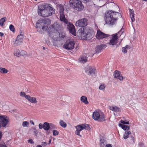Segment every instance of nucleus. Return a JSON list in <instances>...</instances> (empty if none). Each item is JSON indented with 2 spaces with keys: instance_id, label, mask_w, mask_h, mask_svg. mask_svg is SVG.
<instances>
[{
  "instance_id": "7c9ffc66",
  "label": "nucleus",
  "mask_w": 147,
  "mask_h": 147,
  "mask_svg": "<svg viewBox=\"0 0 147 147\" xmlns=\"http://www.w3.org/2000/svg\"><path fill=\"white\" fill-rule=\"evenodd\" d=\"M21 51L19 49H16L14 51V54L15 56L17 57H20V53Z\"/></svg>"
},
{
  "instance_id": "f03ea898",
  "label": "nucleus",
  "mask_w": 147,
  "mask_h": 147,
  "mask_svg": "<svg viewBox=\"0 0 147 147\" xmlns=\"http://www.w3.org/2000/svg\"><path fill=\"white\" fill-rule=\"evenodd\" d=\"M38 12L39 15L43 17H47L54 13L55 9L50 4H46L39 7Z\"/></svg>"
},
{
  "instance_id": "680f3d73",
  "label": "nucleus",
  "mask_w": 147,
  "mask_h": 147,
  "mask_svg": "<svg viewBox=\"0 0 147 147\" xmlns=\"http://www.w3.org/2000/svg\"><path fill=\"white\" fill-rule=\"evenodd\" d=\"M48 30L49 31L50 30L49 29V28L48 29Z\"/></svg>"
},
{
  "instance_id": "bf43d9fd",
  "label": "nucleus",
  "mask_w": 147,
  "mask_h": 147,
  "mask_svg": "<svg viewBox=\"0 0 147 147\" xmlns=\"http://www.w3.org/2000/svg\"><path fill=\"white\" fill-rule=\"evenodd\" d=\"M134 138H132V139L133 140H134Z\"/></svg>"
},
{
  "instance_id": "58836bf2",
  "label": "nucleus",
  "mask_w": 147,
  "mask_h": 147,
  "mask_svg": "<svg viewBox=\"0 0 147 147\" xmlns=\"http://www.w3.org/2000/svg\"><path fill=\"white\" fill-rule=\"evenodd\" d=\"M105 87V84H101L100 86L99 87V89L100 90H103L104 89Z\"/></svg>"
},
{
  "instance_id": "9d476101",
  "label": "nucleus",
  "mask_w": 147,
  "mask_h": 147,
  "mask_svg": "<svg viewBox=\"0 0 147 147\" xmlns=\"http://www.w3.org/2000/svg\"><path fill=\"white\" fill-rule=\"evenodd\" d=\"M20 96L24 97L28 101L33 104H35L37 102L36 98L35 97H31L29 95H26L25 92H21L20 94Z\"/></svg>"
},
{
  "instance_id": "ea45409f",
  "label": "nucleus",
  "mask_w": 147,
  "mask_h": 147,
  "mask_svg": "<svg viewBox=\"0 0 147 147\" xmlns=\"http://www.w3.org/2000/svg\"><path fill=\"white\" fill-rule=\"evenodd\" d=\"M49 125L50 128L51 129H55V125L52 123H50Z\"/></svg>"
},
{
  "instance_id": "6e6d98bb",
  "label": "nucleus",
  "mask_w": 147,
  "mask_h": 147,
  "mask_svg": "<svg viewBox=\"0 0 147 147\" xmlns=\"http://www.w3.org/2000/svg\"><path fill=\"white\" fill-rule=\"evenodd\" d=\"M36 132H37V131H36H36H34V132L35 134H36V135H37V134H36Z\"/></svg>"
},
{
  "instance_id": "9b49d317",
  "label": "nucleus",
  "mask_w": 147,
  "mask_h": 147,
  "mask_svg": "<svg viewBox=\"0 0 147 147\" xmlns=\"http://www.w3.org/2000/svg\"><path fill=\"white\" fill-rule=\"evenodd\" d=\"M96 68L94 67L88 65L86 67L85 71L88 75L93 76L96 73Z\"/></svg>"
},
{
  "instance_id": "412c9836",
  "label": "nucleus",
  "mask_w": 147,
  "mask_h": 147,
  "mask_svg": "<svg viewBox=\"0 0 147 147\" xmlns=\"http://www.w3.org/2000/svg\"><path fill=\"white\" fill-rule=\"evenodd\" d=\"M119 125L124 130L129 131L130 129V127L128 125H125L120 123L119 124Z\"/></svg>"
},
{
  "instance_id": "4d7b16f0",
  "label": "nucleus",
  "mask_w": 147,
  "mask_h": 147,
  "mask_svg": "<svg viewBox=\"0 0 147 147\" xmlns=\"http://www.w3.org/2000/svg\"><path fill=\"white\" fill-rule=\"evenodd\" d=\"M43 50H45V47H43Z\"/></svg>"
},
{
  "instance_id": "a211bd4d",
  "label": "nucleus",
  "mask_w": 147,
  "mask_h": 147,
  "mask_svg": "<svg viewBox=\"0 0 147 147\" xmlns=\"http://www.w3.org/2000/svg\"><path fill=\"white\" fill-rule=\"evenodd\" d=\"M49 36L53 39L55 41H57L59 40V37H58L59 34L58 32H53L51 34L50 33Z\"/></svg>"
},
{
  "instance_id": "f704fd0d",
  "label": "nucleus",
  "mask_w": 147,
  "mask_h": 147,
  "mask_svg": "<svg viewBox=\"0 0 147 147\" xmlns=\"http://www.w3.org/2000/svg\"><path fill=\"white\" fill-rule=\"evenodd\" d=\"M9 28L11 31L13 32H15V30L14 27L13 25H10L9 26Z\"/></svg>"
},
{
  "instance_id": "09e8293b",
  "label": "nucleus",
  "mask_w": 147,
  "mask_h": 147,
  "mask_svg": "<svg viewBox=\"0 0 147 147\" xmlns=\"http://www.w3.org/2000/svg\"><path fill=\"white\" fill-rule=\"evenodd\" d=\"M4 34L3 33L1 32H0V36H3Z\"/></svg>"
},
{
  "instance_id": "473e14b6",
  "label": "nucleus",
  "mask_w": 147,
  "mask_h": 147,
  "mask_svg": "<svg viewBox=\"0 0 147 147\" xmlns=\"http://www.w3.org/2000/svg\"><path fill=\"white\" fill-rule=\"evenodd\" d=\"M59 124L62 127L64 128L65 127L67 126L66 123L62 120L60 121Z\"/></svg>"
},
{
  "instance_id": "052dcab7",
  "label": "nucleus",
  "mask_w": 147,
  "mask_h": 147,
  "mask_svg": "<svg viewBox=\"0 0 147 147\" xmlns=\"http://www.w3.org/2000/svg\"><path fill=\"white\" fill-rule=\"evenodd\" d=\"M121 32V30H120V31H119V32Z\"/></svg>"
},
{
  "instance_id": "a19ab883",
  "label": "nucleus",
  "mask_w": 147,
  "mask_h": 147,
  "mask_svg": "<svg viewBox=\"0 0 147 147\" xmlns=\"http://www.w3.org/2000/svg\"><path fill=\"white\" fill-rule=\"evenodd\" d=\"M122 50V52L124 53H127V49L125 47H123Z\"/></svg>"
},
{
  "instance_id": "b1692460",
  "label": "nucleus",
  "mask_w": 147,
  "mask_h": 147,
  "mask_svg": "<svg viewBox=\"0 0 147 147\" xmlns=\"http://www.w3.org/2000/svg\"><path fill=\"white\" fill-rule=\"evenodd\" d=\"M131 134V132L129 131H125L123 135V138L124 139H126L129 137V135Z\"/></svg>"
},
{
  "instance_id": "aec40b11",
  "label": "nucleus",
  "mask_w": 147,
  "mask_h": 147,
  "mask_svg": "<svg viewBox=\"0 0 147 147\" xmlns=\"http://www.w3.org/2000/svg\"><path fill=\"white\" fill-rule=\"evenodd\" d=\"M79 60L81 63H84L87 61V57L85 55H83L81 56Z\"/></svg>"
},
{
  "instance_id": "5fc2aeb1",
  "label": "nucleus",
  "mask_w": 147,
  "mask_h": 147,
  "mask_svg": "<svg viewBox=\"0 0 147 147\" xmlns=\"http://www.w3.org/2000/svg\"><path fill=\"white\" fill-rule=\"evenodd\" d=\"M36 147H42L41 145H38Z\"/></svg>"
},
{
  "instance_id": "3c124183",
  "label": "nucleus",
  "mask_w": 147,
  "mask_h": 147,
  "mask_svg": "<svg viewBox=\"0 0 147 147\" xmlns=\"http://www.w3.org/2000/svg\"><path fill=\"white\" fill-rule=\"evenodd\" d=\"M30 122V123H31L32 124V125H34V123L33 121H31Z\"/></svg>"
},
{
  "instance_id": "0eeeda50",
  "label": "nucleus",
  "mask_w": 147,
  "mask_h": 147,
  "mask_svg": "<svg viewBox=\"0 0 147 147\" xmlns=\"http://www.w3.org/2000/svg\"><path fill=\"white\" fill-rule=\"evenodd\" d=\"M76 130L75 131V134L80 136V137H82V135L80 134L81 131L84 129H85L89 131L91 129L89 125L85 124L78 125L76 127Z\"/></svg>"
},
{
  "instance_id": "864d4df0",
  "label": "nucleus",
  "mask_w": 147,
  "mask_h": 147,
  "mask_svg": "<svg viewBox=\"0 0 147 147\" xmlns=\"http://www.w3.org/2000/svg\"><path fill=\"white\" fill-rule=\"evenodd\" d=\"M51 139H50L49 141V144H50L51 143Z\"/></svg>"
},
{
  "instance_id": "2eb2a0df",
  "label": "nucleus",
  "mask_w": 147,
  "mask_h": 147,
  "mask_svg": "<svg viewBox=\"0 0 147 147\" xmlns=\"http://www.w3.org/2000/svg\"><path fill=\"white\" fill-rule=\"evenodd\" d=\"M109 36V35L105 34L102 32L100 30H97V34H96V38L98 40L102 39Z\"/></svg>"
},
{
  "instance_id": "f8f14e48",
  "label": "nucleus",
  "mask_w": 147,
  "mask_h": 147,
  "mask_svg": "<svg viewBox=\"0 0 147 147\" xmlns=\"http://www.w3.org/2000/svg\"><path fill=\"white\" fill-rule=\"evenodd\" d=\"M88 23V20L87 19L84 18L78 20L76 23V25L77 26L82 27L86 26Z\"/></svg>"
},
{
  "instance_id": "a878e982",
  "label": "nucleus",
  "mask_w": 147,
  "mask_h": 147,
  "mask_svg": "<svg viewBox=\"0 0 147 147\" xmlns=\"http://www.w3.org/2000/svg\"><path fill=\"white\" fill-rule=\"evenodd\" d=\"M104 46V45H103L98 46L96 47V52L98 53L100 52L101 50L103 49Z\"/></svg>"
},
{
  "instance_id": "423d86ee",
  "label": "nucleus",
  "mask_w": 147,
  "mask_h": 147,
  "mask_svg": "<svg viewBox=\"0 0 147 147\" xmlns=\"http://www.w3.org/2000/svg\"><path fill=\"white\" fill-rule=\"evenodd\" d=\"M92 118L95 120L103 122L105 121V117L103 112L96 110L93 113Z\"/></svg>"
},
{
  "instance_id": "8fccbe9b",
  "label": "nucleus",
  "mask_w": 147,
  "mask_h": 147,
  "mask_svg": "<svg viewBox=\"0 0 147 147\" xmlns=\"http://www.w3.org/2000/svg\"><path fill=\"white\" fill-rule=\"evenodd\" d=\"M90 0H83V1H84V3H86L89 2Z\"/></svg>"
},
{
  "instance_id": "dca6fc26",
  "label": "nucleus",
  "mask_w": 147,
  "mask_h": 147,
  "mask_svg": "<svg viewBox=\"0 0 147 147\" xmlns=\"http://www.w3.org/2000/svg\"><path fill=\"white\" fill-rule=\"evenodd\" d=\"M23 36L22 34L18 36L14 42L15 45L17 46L22 44L23 42Z\"/></svg>"
},
{
  "instance_id": "79ce46f5",
  "label": "nucleus",
  "mask_w": 147,
  "mask_h": 147,
  "mask_svg": "<svg viewBox=\"0 0 147 147\" xmlns=\"http://www.w3.org/2000/svg\"><path fill=\"white\" fill-rule=\"evenodd\" d=\"M38 127L40 129H42L43 127V125H42L41 123H40L38 125Z\"/></svg>"
},
{
  "instance_id": "de8ad7c7",
  "label": "nucleus",
  "mask_w": 147,
  "mask_h": 147,
  "mask_svg": "<svg viewBox=\"0 0 147 147\" xmlns=\"http://www.w3.org/2000/svg\"><path fill=\"white\" fill-rule=\"evenodd\" d=\"M125 47V48L126 49H128L130 48V47L128 45L126 46Z\"/></svg>"
},
{
  "instance_id": "20e7f679",
  "label": "nucleus",
  "mask_w": 147,
  "mask_h": 147,
  "mask_svg": "<svg viewBox=\"0 0 147 147\" xmlns=\"http://www.w3.org/2000/svg\"><path fill=\"white\" fill-rule=\"evenodd\" d=\"M59 9L60 18L61 21H63L66 24H67V28L69 32L73 35H76V29L74 26L70 23H69L68 21L65 18L64 12V7L63 5L60 4L58 6Z\"/></svg>"
},
{
  "instance_id": "4be33fe9",
  "label": "nucleus",
  "mask_w": 147,
  "mask_h": 147,
  "mask_svg": "<svg viewBox=\"0 0 147 147\" xmlns=\"http://www.w3.org/2000/svg\"><path fill=\"white\" fill-rule=\"evenodd\" d=\"M80 100L85 104H88V102L87 101V98L85 96H82L81 97Z\"/></svg>"
},
{
  "instance_id": "f257e3e1",
  "label": "nucleus",
  "mask_w": 147,
  "mask_h": 147,
  "mask_svg": "<svg viewBox=\"0 0 147 147\" xmlns=\"http://www.w3.org/2000/svg\"><path fill=\"white\" fill-rule=\"evenodd\" d=\"M121 14L118 12L112 11H107L105 14V19L106 23L110 26L115 24L118 17H120Z\"/></svg>"
},
{
  "instance_id": "2f4dec72",
  "label": "nucleus",
  "mask_w": 147,
  "mask_h": 147,
  "mask_svg": "<svg viewBox=\"0 0 147 147\" xmlns=\"http://www.w3.org/2000/svg\"><path fill=\"white\" fill-rule=\"evenodd\" d=\"M8 72V70L4 68L0 67V72L3 74L7 73Z\"/></svg>"
},
{
  "instance_id": "603ef678",
  "label": "nucleus",
  "mask_w": 147,
  "mask_h": 147,
  "mask_svg": "<svg viewBox=\"0 0 147 147\" xmlns=\"http://www.w3.org/2000/svg\"><path fill=\"white\" fill-rule=\"evenodd\" d=\"M2 136V133L1 132H0V140L1 139Z\"/></svg>"
},
{
  "instance_id": "c03bdc74",
  "label": "nucleus",
  "mask_w": 147,
  "mask_h": 147,
  "mask_svg": "<svg viewBox=\"0 0 147 147\" xmlns=\"http://www.w3.org/2000/svg\"><path fill=\"white\" fill-rule=\"evenodd\" d=\"M28 142L30 144H32L34 143V142L32 139L29 140H28Z\"/></svg>"
},
{
  "instance_id": "13d9d810",
  "label": "nucleus",
  "mask_w": 147,
  "mask_h": 147,
  "mask_svg": "<svg viewBox=\"0 0 147 147\" xmlns=\"http://www.w3.org/2000/svg\"><path fill=\"white\" fill-rule=\"evenodd\" d=\"M147 0H142V1H146Z\"/></svg>"
},
{
  "instance_id": "ddd939ff",
  "label": "nucleus",
  "mask_w": 147,
  "mask_h": 147,
  "mask_svg": "<svg viewBox=\"0 0 147 147\" xmlns=\"http://www.w3.org/2000/svg\"><path fill=\"white\" fill-rule=\"evenodd\" d=\"M9 122L8 117L5 116H0V125L2 127H5Z\"/></svg>"
},
{
  "instance_id": "393cba45",
  "label": "nucleus",
  "mask_w": 147,
  "mask_h": 147,
  "mask_svg": "<svg viewBox=\"0 0 147 147\" xmlns=\"http://www.w3.org/2000/svg\"><path fill=\"white\" fill-rule=\"evenodd\" d=\"M129 10L130 12L129 14L131 20L132 22H134L135 21V19L134 18V11H132L131 9H129Z\"/></svg>"
},
{
  "instance_id": "39448f33",
  "label": "nucleus",
  "mask_w": 147,
  "mask_h": 147,
  "mask_svg": "<svg viewBox=\"0 0 147 147\" xmlns=\"http://www.w3.org/2000/svg\"><path fill=\"white\" fill-rule=\"evenodd\" d=\"M70 5L74 9L76 10L81 11L84 8L81 1L79 0H70Z\"/></svg>"
},
{
  "instance_id": "6e6552de",
  "label": "nucleus",
  "mask_w": 147,
  "mask_h": 147,
  "mask_svg": "<svg viewBox=\"0 0 147 147\" xmlns=\"http://www.w3.org/2000/svg\"><path fill=\"white\" fill-rule=\"evenodd\" d=\"M75 43L72 39H69L66 41L63 45V48L67 50H71L74 47Z\"/></svg>"
},
{
  "instance_id": "37998d69",
  "label": "nucleus",
  "mask_w": 147,
  "mask_h": 147,
  "mask_svg": "<svg viewBox=\"0 0 147 147\" xmlns=\"http://www.w3.org/2000/svg\"><path fill=\"white\" fill-rule=\"evenodd\" d=\"M0 147H7L5 144L4 143L0 144Z\"/></svg>"
},
{
  "instance_id": "f3484780",
  "label": "nucleus",
  "mask_w": 147,
  "mask_h": 147,
  "mask_svg": "<svg viewBox=\"0 0 147 147\" xmlns=\"http://www.w3.org/2000/svg\"><path fill=\"white\" fill-rule=\"evenodd\" d=\"M113 76L114 78L118 79L121 81L123 80V76L118 71L116 70L114 72Z\"/></svg>"
},
{
  "instance_id": "e433bc0d",
  "label": "nucleus",
  "mask_w": 147,
  "mask_h": 147,
  "mask_svg": "<svg viewBox=\"0 0 147 147\" xmlns=\"http://www.w3.org/2000/svg\"><path fill=\"white\" fill-rule=\"evenodd\" d=\"M53 134L54 136H57V135H58V134H59V131H58L56 130H53Z\"/></svg>"
},
{
  "instance_id": "7ed1b4c3",
  "label": "nucleus",
  "mask_w": 147,
  "mask_h": 147,
  "mask_svg": "<svg viewBox=\"0 0 147 147\" xmlns=\"http://www.w3.org/2000/svg\"><path fill=\"white\" fill-rule=\"evenodd\" d=\"M77 34L78 36L82 39L86 40L91 39L94 34L93 30L91 28L88 27L79 29Z\"/></svg>"
},
{
  "instance_id": "c9c22d12",
  "label": "nucleus",
  "mask_w": 147,
  "mask_h": 147,
  "mask_svg": "<svg viewBox=\"0 0 147 147\" xmlns=\"http://www.w3.org/2000/svg\"><path fill=\"white\" fill-rule=\"evenodd\" d=\"M120 122L123 124H129V121L126 120H125L124 121L121 120L120 121Z\"/></svg>"
},
{
  "instance_id": "c85d7f7f",
  "label": "nucleus",
  "mask_w": 147,
  "mask_h": 147,
  "mask_svg": "<svg viewBox=\"0 0 147 147\" xmlns=\"http://www.w3.org/2000/svg\"><path fill=\"white\" fill-rule=\"evenodd\" d=\"M59 26L58 24H54L53 25L51 26L52 30H56L57 31H58L59 30V28H58Z\"/></svg>"
},
{
  "instance_id": "c756f323",
  "label": "nucleus",
  "mask_w": 147,
  "mask_h": 147,
  "mask_svg": "<svg viewBox=\"0 0 147 147\" xmlns=\"http://www.w3.org/2000/svg\"><path fill=\"white\" fill-rule=\"evenodd\" d=\"M7 20V18L5 17L1 18L0 20V25L1 26H3L4 25V22Z\"/></svg>"
},
{
  "instance_id": "1a4fd4ad",
  "label": "nucleus",
  "mask_w": 147,
  "mask_h": 147,
  "mask_svg": "<svg viewBox=\"0 0 147 147\" xmlns=\"http://www.w3.org/2000/svg\"><path fill=\"white\" fill-rule=\"evenodd\" d=\"M36 26L37 30H39L41 28L43 30H46L48 26L46 25V21L43 20H40L36 24Z\"/></svg>"
},
{
  "instance_id": "bb28decb",
  "label": "nucleus",
  "mask_w": 147,
  "mask_h": 147,
  "mask_svg": "<svg viewBox=\"0 0 147 147\" xmlns=\"http://www.w3.org/2000/svg\"><path fill=\"white\" fill-rule=\"evenodd\" d=\"M59 34V40H62L63 38H65V33L63 32H61L60 33H59V32H58Z\"/></svg>"
},
{
  "instance_id": "4c0bfd02",
  "label": "nucleus",
  "mask_w": 147,
  "mask_h": 147,
  "mask_svg": "<svg viewBox=\"0 0 147 147\" xmlns=\"http://www.w3.org/2000/svg\"><path fill=\"white\" fill-rule=\"evenodd\" d=\"M26 54V52L24 51H21L20 53V56H23Z\"/></svg>"
},
{
  "instance_id": "72a5a7b5",
  "label": "nucleus",
  "mask_w": 147,
  "mask_h": 147,
  "mask_svg": "<svg viewBox=\"0 0 147 147\" xmlns=\"http://www.w3.org/2000/svg\"><path fill=\"white\" fill-rule=\"evenodd\" d=\"M29 125V122L26 121L23 122L22 124V126L24 127H28Z\"/></svg>"
},
{
  "instance_id": "a18cd8bd",
  "label": "nucleus",
  "mask_w": 147,
  "mask_h": 147,
  "mask_svg": "<svg viewBox=\"0 0 147 147\" xmlns=\"http://www.w3.org/2000/svg\"><path fill=\"white\" fill-rule=\"evenodd\" d=\"M41 145L42 146H46V145H47V143L45 142H42Z\"/></svg>"
},
{
  "instance_id": "49530a36",
  "label": "nucleus",
  "mask_w": 147,
  "mask_h": 147,
  "mask_svg": "<svg viewBox=\"0 0 147 147\" xmlns=\"http://www.w3.org/2000/svg\"><path fill=\"white\" fill-rule=\"evenodd\" d=\"M105 147H112L111 145L110 144H107L105 145Z\"/></svg>"
},
{
  "instance_id": "cd10ccee",
  "label": "nucleus",
  "mask_w": 147,
  "mask_h": 147,
  "mask_svg": "<svg viewBox=\"0 0 147 147\" xmlns=\"http://www.w3.org/2000/svg\"><path fill=\"white\" fill-rule=\"evenodd\" d=\"M100 147H104L107 144V142L106 140L103 139H102L100 140Z\"/></svg>"
},
{
  "instance_id": "4468645a",
  "label": "nucleus",
  "mask_w": 147,
  "mask_h": 147,
  "mask_svg": "<svg viewBox=\"0 0 147 147\" xmlns=\"http://www.w3.org/2000/svg\"><path fill=\"white\" fill-rule=\"evenodd\" d=\"M117 33L110 35L112 38L110 40L109 45L111 46L115 45L117 42Z\"/></svg>"
},
{
  "instance_id": "6ab92c4d",
  "label": "nucleus",
  "mask_w": 147,
  "mask_h": 147,
  "mask_svg": "<svg viewBox=\"0 0 147 147\" xmlns=\"http://www.w3.org/2000/svg\"><path fill=\"white\" fill-rule=\"evenodd\" d=\"M110 109L115 112H121L120 109L116 106H110Z\"/></svg>"
},
{
  "instance_id": "5701e85b",
  "label": "nucleus",
  "mask_w": 147,
  "mask_h": 147,
  "mask_svg": "<svg viewBox=\"0 0 147 147\" xmlns=\"http://www.w3.org/2000/svg\"><path fill=\"white\" fill-rule=\"evenodd\" d=\"M43 128L45 130H48L50 129L49 123L47 122H45L43 124Z\"/></svg>"
}]
</instances>
